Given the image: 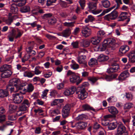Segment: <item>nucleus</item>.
Here are the masks:
<instances>
[{"label": "nucleus", "instance_id": "obj_10", "mask_svg": "<svg viewBox=\"0 0 135 135\" xmlns=\"http://www.w3.org/2000/svg\"><path fill=\"white\" fill-rule=\"evenodd\" d=\"M70 82L72 83H74L76 82L77 85H78L82 81V79H80L79 77L75 74H73V75L71 76L70 78Z\"/></svg>", "mask_w": 135, "mask_h": 135}, {"label": "nucleus", "instance_id": "obj_59", "mask_svg": "<svg viewBox=\"0 0 135 135\" xmlns=\"http://www.w3.org/2000/svg\"><path fill=\"white\" fill-rule=\"evenodd\" d=\"M52 16V15L50 13H48L44 14L42 16L43 19H46V18L50 17Z\"/></svg>", "mask_w": 135, "mask_h": 135}, {"label": "nucleus", "instance_id": "obj_63", "mask_svg": "<svg viewBox=\"0 0 135 135\" xmlns=\"http://www.w3.org/2000/svg\"><path fill=\"white\" fill-rule=\"evenodd\" d=\"M80 29L79 27H76L74 30L73 33L74 35H76L80 31Z\"/></svg>", "mask_w": 135, "mask_h": 135}, {"label": "nucleus", "instance_id": "obj_24", "mask_svg": "<svg viewBox=\"0 0 135 135\" xmlns=\"http://www.w3.org/2000/svg\"><path fill=\"white\" fill-rule=\"evenodd\" d=\"M105 33L102 30H100L98 31L97 33V37L101 40L104 37Z\"/></svg>", "mask_w": 135, "mask_h": 135}, {"label": "nucleus", "instance_id": "obj_30", "mask_svg": "<svg viewBox=\"0 0 135 135\" xmlns=\"http://www.w3.org/2000/svg\"><path fill=\"white\" fill-rule=\"evenodd\" d=\"M111 20H114L118 16L117 12L114 9L109 14Z\"/></svg>", "mask_w": 135, "mask_h": 135}, {"label": "nucleus", "instance_id": "obj_54", "mask_svg": "<svg viewBox=\"0 0 135 135\" xmlns=\"http://www.w3.org/2000/svg\"><path fill=\"white\" fill-rule=\"evenodd\" d=\"M17 118V117L15 115H10L8 116V119L11 120H14Z\"/></svg>", "mask_w": 135, "mask_h": 135}, {"label": "nucleus", "instance_id": "obj_31", "mask_svg": "<svg viewBox=\"0 0 135 135\" xmlns=\"http://www.w3.org/2000/svg\"><path fill=\"white\" fill-rule=\"evenodd\" d=\"M17 107L15 105L10 104L9 105V112L10 113L14 112L16 109Z\"/></svg>", "mask_w": 135, "mask_h": 135}, {"label": "nucleus", "instance_id": "obj_25", "mask_svg": "<svg viewBox=\"0 0 135 135\" xmlns=\"http://www.w3.org/2000/svg\"><path fill=\"white\" fill-rule=\"evenodd\" d=\"M97 64V61L94 58H91L88 62V64L91 67L94 66Z\"/></svg>", "mask_w": 135, "mask_h": 135}, {"label": "nucleus", "instance_id": "obj_7", "mask_svg": "<svg viewBox=\"0 0 135 135\" xmlns=\"http://www.w3.org/2000/svg\"><path fill=\"white\" fill-rule=\"evenodd\" d=\"M97 2L95 3L93 2H89L88 4V7L90 10L93 11L92 12L94 14H96L100 13L102 11L101 10L94 11L96 8Z\"/></svg>", "mask_w": 135, "mask_h": 135}, {"label": "nucleus", "instance_id": "obj_38", "mask_svg": "<svg viewBox=\"0 0 135 135\" xmlns=\"http://www.w3.org/2000/svg\"><path fill=\"white\" fill-rule=\"evenodd\" d=\"M100 39L97 38V37L95 38L93 37L91 38V42L93 44L97 45L100 42Z\"/></svg>", "mask_w": 135, "mask_h": 135}, {"label": "nucleus", "instance_id": "obj_13", "mask_svg": "<svg viewBox=\"0 0 135 135\" xmlns=\"http://www.w3.org/2000/svg\"><path fill=\"white\" fill-rule=\"evenodd\" d=\"M88 123L86 122H79L76 123V128L78 130L84 129L87 126Z\"/></svg>", "mask_w": 135, "mask_h": 135}, {"label": "nucleus", "instance_id": "obj_5", "mask_svg": "<svg viewBox=\"0 0 135 135\" xmlns=\"http://www.w3.org/2000/svg\"><path fill=\"white\" fill-rule=\"evenodd\" d=\"M70 108L71 106L69 104H67L64 107L62 112V115L64 118H66L68 116Z\"/></svg>", "mask_w": 135, "mask_h": 135}, {"label": "nucleus", "instance_id": "obj_49", "mask_svg": "<svg viewBox=\"0 0 135 135\" xmlns=\"http://www.w3.org/2000/svg\"><path fill=\"white\" fill-rule=\"evenodd\" d=\"M27 91L28 92H32L33 90L34 87L31 84H30L27 86Z\"/></svg>", "mask_w": 135, "mask_h": 135}, {"label": "nucleus", "instance_id": "obj_32", "mask_svg": "<svg viewBox=\"0 0 135 135\" xmlns=\"http://www.w3.org/2000/svg\"><path fill=\"white\" fill-rule=\"evenodd\" d=\"M71 33V30L69 28L66 29L62 32V35L64 37H68L69 36Z\"/></svg>", "mask_w": 135, "mask_h": 135}, {"label": "nucleus", "instance_id": "obj_33", "mask_svg": "<svg viewBox=\"0 0 135 135\" xmlns=\"http://www.w3.org/2000/svg\"><path fill=\"white\" fill-rule=\"evenodd\" d=\"M63 101V99H56L54 100L51 103V105L52 106L57 105L60 103H62Z\"/></svg>", "mask_w": 135, "mask_h": 135}, {"label": "nucleus", "instance_id": "obj_15", "mask_svg": "<svg viewBox=\"0 0 135 135\" xmlns=\"http://www.w3.org/2000/svg\"><path fill=\"white\" fill-rule=\"evenodd\" d=\"M10 9V12L9 13V16H12V13L15 14L17 13L18 9L17 6L15 4H13L11 5Z\"/></svg>", "mask_w": 135, "mask_h": 135}, {"label": "nucleus", "instance_id": "obj_9", "mask_svg": "<svg viewBox=\"0 0 135 135\" xmlns=\"http://www.w3.org/2000/svg\"><path fill=\"white\" fill-rule=\"evenodd\" d=\"M127 14V13L126 12H122L120 15H119L118 21H122L126 19V23L125 24H124V26L126 25L130 21V19L129 18H127V17L126 15Z\"/></svg>", "mask_w": 135, "mask_h": 135}, {"label": "nucleus", "instance_id": "obj_57", "mask_svg": "<svg viewBox=\"0 0 135 135\" xmlns=\"http://www.w3.org/2000/svg\"><path fill=\"white\" fill-rule=\"evenodd\" d=\"M70 66L71 68L74 70L76 69L79 68L78 65L75 63L71 64Z\"/></svg>", "mask_w": 135, "mask_h": 135}, {"label": "nucleus", "instance_id": "obj_1", "mask_svg": "<svg viewBox=\"0 0 135 135\" xmlns=\"http://www.w3.org/2000/svg\"><path fill=\"white\" fill-rule=\"evenodd\" d=\"M20 80L17 79L13 78L11 80L8 85V88L10 90L11 92L16 91L15 90V88L17 90L22 89V87L25 85H20L19 84Z\"/></svg>", "mask_w": 135, "mask_h": 135}, {"label": "nucleus", "instance_id": "obj_39", "mask_svg": "<svg viewBox=\"0 0 135 135\" xmlns=\"http://www.w3.org/2000/svg\"><path fill=\"white\" fill-rule=\"evenodd\" d=\"M41 68L43 69V67H41L39 66H36L35 69L34 73L36 75H39L42 72V71L40 70V69Z\"/></svg>", "mask_w": 135, "mask_h": 135}, {"label": "nucleus", "instance_id": "obj_58", "mask_svg": "<svg viewBox=\"0 0 135 135\" xmlns=\"http://www.w3.org/2000/svg\"><path fill=\"white\" fill-rule=\"evenodd\" d=\"M104 79L108 81H111L113 80L111 75H105L104 76Z\"/></svg>", "mask_w": 135, "mask_h": 135}, {"label": "nucleus", "instance_id": "obj_46", "mask_svg": "<svg viewBox=\"0 0 135 135\" xmlns=\"http://www.w3.org/2000/svg\"><path fill=\"white\" fill-rule=\"evenodd\" d=\"M17 33L16 36L15 35V38L16 39L20 38L23 33V31L19 30H17Z\"/></svg>", "mask_w": 135, "mask_h": 135}, {"label": "nucleus", "instance_id": "obj_52", "mask_svg": "<svg viewBox=\"0 0 135 135\" xmlns=\"http://www.w3.org/2000/svg\"><path fill=\"white\" fill-rule=\"evenodd\" d=\"M126 97L128 100H131L133 99V95L132 94L129 93H126Z\"/></svg>", "mask_w": 135, "mask_h": 135}, {"label": "nucleus", "instance_id": "obj_51", "mask_svg": "<svg viewBox=\"0 0 135 135\" xmlns=\"http://www.w3.org/2000/svg\"><path fill=\"white\" fill-rule=\"evenodd\" d=\"M27 108V107L26 105L22 104L20 106L19 109L21 111L24 112V111L26 110Z\"/></svg>", "mask_w": 135, "mask_h": 135}, {"label": "nucleus", "instance_id": "obj_14", "mask_svg": "<svg viewBox=\"0 0 135 135\" xmlns=\"http://www.w3.org/2000/svg\"><path fill=\"white\" fill-rule=\"evenodd\" d=\"M129 50L128 46L127 45L122 46L119 49V54L120 55L124 54L126 53Z\"/></svg>", "mask_w": 135, "mask_h": 135}, {"label": "nucleus", "instance_id": "obj_50", "mask_svg": "<svg viewBox=\"0 0 135 135\" xmlns=\"http://www.w3.org/2000/svg\"><path fill=\"white\" fill-rule=\"evenodd\" d=\"M48 23L50 25H54L56 22V20L55 18H51L48 20Z\"/></svg>", "mask_w": 135, "mask_h": 135}, {"label": "nucleus", "instance_id": "obj_3", "mask_svg": "<svg viewBox=\"0 0 135 135\" xmlns=\"http://www.w3.org/2000/svg\"><path fill=\"white\" fill-rule=\"evenodd\" d=\"M128 134L126 127L122 123H120L117 126V132L114 135H128Z\"/></svg>", "mask_w": 135, "mask_h": 135}, {"label": "nucleus", "instance_id": "obj_12", "mask_svg": "<svg viewBox=\"0 0 135 135\" xmlns=\"http://www.w3.org/2000/svg\"><path fill=\"white\" fill-rule=\"evenodd\" d=\"M16 17L15 15L11 16H9L6 19L5 18H3L2 19L3 22H4L6 25H11L13 22L14 20H15V18Z\"/></svg>", "mask_w": 135, "mask_h": 135}, {"label": "nucleus", "instance_id": "obj_29", "mask_svg": "<svg viewBox=\"0 0 135 135\" xmlns=\"http://www.w3.org/2000/svg\"><path fill=\"white\" fill-rule=\"evenodd\" d=\"M83 108L85 110H91L93 111L94 112H96L98 111L99 110L95 109L93 108L92 107L90 106L88 104H85L83 106Z\"/></svg>", "mask_w": 135, "mask_h": 135}, {"label": "nucleus", "instance_id": "obj_22", "mask_svg": "<svg viewBox=\"0 0 135 135\" xmlns=\"http://www.w3.org/2000/svg\"><path fill=\"white\" fill-rule=\"evenodd\" d=\"M108 57L107 56L101 54H100L98 57V60L99 62H102L106 61L108 60Z\"/></svg>", "mask_w": 135, "mask_h": 135}, {"label": "nucleus", "instance_id": "obj_53", "mask_svg": "<svg viewBox=\"0 0 135 135\" xmlns=\"http://www.w3.org/2000/svg\"><path fill=\"white\" fill-rule=\"evenodd\" d=\"M30 57V56L27 54H25L24 57L21 59L22 61L23 62H25L27 61Z\"/></svg>", "mask_w": 135, "mask_h": 135}, {"label": "nucleus", "instance_id": "obj_8", "mask_svg": "<svg viewBox=\"0 0 135 135\" xmlns=\"http://www.w3.org/2000/svg\"><path fill=\"white\" fill-rule=\"evenodd\" d=\"M111 65V67L107 69V72L110 74L117 72L119 69V65L115 62L112 63Z\"/></svg>", "mask_w": 135, "mask_h": 135}, {"label": "nucleus", "instance_id": "obj_47", "mask_svg": "<svg viewBox=\"0 0 135 135\" xmlns=\"http://www.w3.org/2000/svg\"><path fill=\"white\" fill-rule=\"evenodd\" d=\"M94 19V17L90 15L88 16L87 18L85 20V21L86 23H87L89 21L92 22Z\"/></svg>", "mask_w": 135, "mask_h": 135}, {"label": "nucleus", "instance_id": "obj_55", "mask_svg": "<svg viewBox=\"0 0 135 135\" xmlns=\"http://www.w3.org/2000/svg\"><path fill=\"white\" fill-rule=\"evenodd\" d=\"M89 84L88 82H85L83 83L78 88H84L85 89V88L89 86Z\"/></svg>", "mask_w": 135, "mask_h": 135}, {"label": "nucleus", "instance_id": "obj_26", "mask_svg": "<svg viewBox=\"0 0 135 135\" xmlns=\"http://www.w3.org/2000/svg\"><path fill=\"white\" fill-rule=\"evenodd\" d=\"M101 2L103 6L105 8H108L110 5V2L108 0H103Z\"/></svg>", "mask_w": 135, "mask_h": 135}, {"label": "nucleus", "instance_id": "obj_28", "mask_svg": "<svg viewBox=\"0 0 135 135\" xmlns=\"http://www.w3.org/2000/svg\"><path fill=\"white\" fill-rule=\"evenodd\" d=\"M30 11V7L29 6H25L20 8V11L22 13L27 12Z\"/></svg>", "mask_w": 135, "mask_h": 135}, {"label": "nucleus", "instance_id": "obj_34", "mask_svg": "<svg viewBox=\"0 0 135 135\" xmlns=\"http://www.w3.org/2000/svg\"><path fill=\"white\" fill-rule=\"evenodd\" d=\"M86 58V57L85 55H82L78 57V61L79 63L84 62L86 61L85 60Z\"/></svg>", "mask_w": 135, "mask_h": 135}, {"label": "nucleus", "instance_id": "obj_23", "mask_svg": "<svg viewBox=\"0 0 135 135\" xmlns=\"http://www.w3.org/2000/svg\"><path fill=\"white\" fill-rule=\"evenodd\" d=\"M9 93L7 90H0V97L3 98L8 96L9 95Z\"/></svg>", "mask_w": 135, "mask_h": 135}, {"label": "nucleus", "instance_id": "obj_20", "mask_svg": "<svg viewBox=\"0 0 135 135\" xmlns=\"http://www.w3.org/2000/svg\"><path fill=\"white\" fill-rule=\"evenodd\" d=\"M107 108L109 112L115 115L118 113V110L113 106L109 107Z\"/></svg>", "mask_w": 135, "mask_h": 135}, {"label": "nucleus", "instance_id": "obj_44", "mask_svg": "<svg viewBox=\"0 0 135 135\" xmlns=\"http://www.w3.org/2000/svg\"><path fill=\"white\" fill-rule=\"evenodd\" d=\"M16 34L15 33L12 32L8 36V38L9 41L13 42L14 41V39L15 38Z\"/></svg>", "mask_w": 135, "mask_h": 135}, {"label": "nucleus", "instance_id": "obj_35", "mask_svg": "<svg viewBox=\"0 0 135 135\" xmlns=\"http://www.w3.org/2000/svg\"><path fill=\"white\" fill-rule=\"evenodd\" d=\"M117 127L116 123L113 122L110 123L109 124L108 128L109 130H113L115 129Z\"/></svg>", "mask_w": 135, "mask_h": 135}, {"label": "nucleus", "instance_id": "obj_27", "mask_svg": "<svg viewBox=\"0 0 135 135\" xmlns=\"http://www.w3.org/2000/svg\"><path fill=\"white\" fill-rule=\"evenodd\" d=\"M82 33L83 36L85 37L89 36L91 34V32L90 29L87 30H84L82 31Z\"/></svg>", "mask_w": 135, "mask_h": 135}, {"label": "nucleus", "instance_id": "obj_62", "mask_svg": "<svg viewBox=\"0 0 135 135\" xmlns=\"http://www.w3.org/2000/svg\"><path fill=\"white\" fill-rule=\"evenodd\" d=\"M48 91V90L46 89L42 92V93L41 96L42 98H44L45 97H46Z\"/></svg>", "mask_w": 135, "mask_h": 135}, {"label": "nucleus", "instance_id": "obj_42", "mask_svg": "<svg viewBox=\"0 0 135 135\" xmlns=\"http://www.w3.org/2000/svg\"><path fill=\"white\" fill-rule=\"evenodd\" d=\"M133 106V104L131 103H125L124 106V109H129Z\"/></svg>", "mask_w": 135, "mask_h": 135}, {"label": "nucleus", "instance_id": "obj_16", "mask_svg": "<svg viewBox=\"0 0 135 135\" xmlns=\"http://www.w3.org/2000/svg\"><path fill=\"white\" fill-rule=\"evenodd\" d=\"M79 43L80 46L84 48L88 47L90 45V41L87 40H81L79 42Z\"/></svg>", "mask_w": 135, "mask_h": 135}, {"label": "nucleus", "instance_id": "obj_19", "mask_svg": "<svg viewBox=\"0 0 135 135\" xmlns=\"http://www.w3.org/2000/svg\"><path fill=\"white\" fill-rule=\"evenodd\" d=\"M11 65L4 64L1 67L0 70L1 72L7 71L8 70H11Z\"/></svg>", "mask_w": 135, "mask_h": 135}, {"label": "nucleus", "instance_id": "obj_64", "mask_svg": "<svg viewBox=\"0 0 135 135\" xmlns=\"http://www.w3.org/2000/svg\"><path fill=\"white\" fill-rule=\"evenodd\" d=\"M100 126L96 122L94 124L93 126V128L95 129H97L100 128Z\"/></svg>", "mask_w": 135, "mask_h": 135}, {"label": "nucleus", "instance_id": "obj_6", "mask_svg": "<svg viewBox=\"0 0 135 135\" xmlns=\"http://www.w3.org/2000/svg\"><path fill=\"white\" fill-rule=\"evenodd\" d=\"M13 102L16 104L20 103L22 101L23 96L20 94L16 93L13 94Z\"/></svg>", "mask_w": 135, "mask_h": 135}, {"label": "nucleus", "instance_id": "obj_56", "mask_svg": "<svg viewBox=\"0 0 135 135\" xmlns=\"http://www.w3.org/2000/svg\"><path fill=\"white\" fill-rule=\"evenodd\" d=\"M30 102L27 99H25L23 100L22 104L25 105L27 107L30 106Z\"/></svg>", "mask_w": 135, "mask_h": 135}, {"label": "nucleus", "instance_id": "obj_45", "mask_svg": "<svg viewBox=\"0 0 135 135\" xmlns=\"http://www.w3.org/2000/svg\"><path fill=\"white\" fill-rule=\"evenodd\" d=\"M34 74H32L31 72L26 71L24 72L23 73V76L25 77H27L28 78L32 77Z\"/></svg>", "mask_w": 135, "mask_h": 135}, {"label": "nucleus", "instance_id": "obj_11", "mask_svg": "<svg viewBox=\"0 0 135 135\" xmlns=\"http://www.w3.org/2000/svg\"><path fill=\"white\" fill-rule=\"evenodd\" d=\"M76 90L75 86H72L70 88L66 89L64 92V94L66 96H69L73 94Z\"/></svg>", "mask_w": 135, "mask_h": 135}, {"label": "nucleus", "instance_id": "obj_36", "mask_svg": "<svg viewBox=\"0 0 135 135\" xmlns=\"http://www.w3.org/2000/svg\"><path fill=\"white\" fill-rule=\"evenodd\" d=\"M88 80L91 82L92 83L94 84L95 83L99 78L97 77H90L88 78Z\"/></svg>", "mask_w": 135, "mask_h": 135}, {"label": "nucleus", "instance_id": "obj_2", "mask_svg": "<svg viewBox=\"0 0 135 135\" xmlns=\"http://www.w3.org/2000/svg\"><path fill=\"white\" fill-rule=\"evenodd\" d=\"M115 43V41L114 39L112 38H108L104 41L103 44L97 46L96 47L98 51H103L105 50L107 47H112Z\"/></svg>", "mask_w": 135, "mask_h": 135}, {"label": "nucleus", "instance_id": "obj_21", "mask_svg": "<svg viewBox=\"0 0 135 135\" xmlns=\"http://www.w3.org/2000/svg\"><path fill=\"white\" fill-rule=\"evenodd\" d=\"M1 77L3 78H6L9 77L12 74L11 70H8L7 71L2 72Z\"/></svg>", "mask_w": 135, "mask_h": 135}, {"label": "nucleus", "instance_id": "obj_17", "mask_svg": "<svg viewBox=\"0 0 135 135\" xmlns=\"http://www.w3.org/2000/svg\"><path fill=\"white\" fill-rule=\"evenodd\" d=\"M129 58V61L131 63H133L135 62V52L132 51L130 52L127 55Z\"/></svg>", "mask_w": 135, "mask_h": 135}, {"label": "nucleus", "instance_id": "obj_43", "mask_svg": "<svg viewBox=\"0 0 135 135\" xmlns=\"http://www.w3.org/2000/svg\"><path fill=\"white\" fill-rule=\"evenodd\" d=\"M115 7V6H113L110 8L108 9H107L103 11L102 12L100 15L101 16L104 15L106 13H107L111 11Z\"/></svg>", "mask_w": 135, "mask_h": 135}, {"label": "nucleus", "instance_id": "obj_18", "mask_svg": "<svg viewBox=\"0 0 135 135\" xmlns=\"http://www.w3.org/2000/svg\"><path fill=\"white\" fill-rule=\"evenodd\" d=\"M129 75V73L126 70L122 73L119 75L118 79L120 80H123L127 78Z\"/></svg>", "mask_w": 135, "mask_h": 135}, {"label": "nucleus", "instance_id": "obj_60", "mask_svg": "<svg viewBox=\"0 0 135 135\" xmlns=\"http://www.w3.org/2000/svg\"><path fill=\"white\" fill-rule=\"evenodd\" d=\"M56 1V0H47L46 4L47 6H50L52 4V3H54Z\"/></svg>", "mask_w": 135, "mask_h": 135}, {"label": "nucleus", "instance_id": "obj_48", "mask_svg": "<svg viewBox=\"0 0 135 135\" xmlns=\"http://www.w3.org/2000/svg\"><path fill=\"white\" fill-rule=\"evenodd\" d=\"M79 42L78 41L73 42L71 43L74 49H78L79 48Z\"/></svg>", "mask_w": 135, "mask_h": 135}, {"label": "nucleus", "instance_id": "obj_41", "mask_svg": "<svg viewBox=\"0 0 135 135\" xmlns=\"http://www.w3.org/2000/svg\"><path fill=\"white\" fill-rule=\"evenodd\" d=\"M26 3V0H19L17 3H15L17 6L21 7L24 5Z\"/></svg>", "mask_w": 135, "mask_h": 135}, {"label": "nucleus", "instance_id": "obj_4", "mask_svg": "<svg viewBox=\"0 0 135 135\" xmlns=\"http://www.w3.org/2000/svg\"><path fill=\"white\" fill-rule=\"evenodd\" d=\"M79 91L78 92V98L80 99L83 100L86 98L88 94L84 88H78Z\"/></svg>", "mask_w": 135, "mask_h": 135}, {"label": "nucleus", "instance_id": "obj_40", "mask_svg": "<svg viewBox=\"0 0 135 135\" xmlns=\"http://www.w3.org/2000/svg\"><path fill=\"white\" fill-rule=\"evenodd\" d=\"M86 116L85 114H80L75 118V120L76 121H80L84 120V119L86 118Z\"/></svg>", "mask_w": 135, "mask_h": 135}, {"label": "nucleus", "instance_id": "obj_61", "mask_svg": "<svg viewBox=\"0 0 135 135\" xmlns=\"http://www.w3.org/2000/svg\"><path fill=\"white\" fill-rule=\"evenodd\" d=\"M52 114L58 115L60 113V110L58 109H56L55 110H53L51 112Z\"/></svg>", "mask_w": 135, "mask_h": 135}, {"label": "nucleus", "instance_id": "obj_37", "mask_svg": "<svg viewBox=\"0 0 135 135\" xmlns=\"http://www.w3.org/2000/svg\"><path fill=\"white\" fill-rule=\"evenodd\" d=\"M75 22H65L63 23L64 26L68 27H72L74 26V24L75 23Z\"/></svg>", "mask_w": 135, "mask_h": 135}]
</instances>
